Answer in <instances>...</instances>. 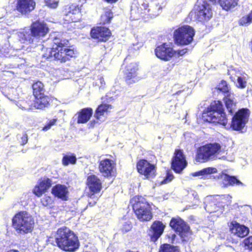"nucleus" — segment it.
I'll return each instance as SVG.
<instances>
[{
  "label": "nucleus",
  "mask_w": 252,
  "mask_h": 252,
  "mask_svg": "<svg viewBox=\"0 0 252 252\" xmlns=\"http://www.w3.org/2000/svg\"><path fill=\"white\" fill-rule=\"evenodd\" d=\"M50 38L53 42V47L43 49L45 53L43 56L45 58L54 57L56 60L65 63L77 54L76 50L68 47V41L62 38L60 34L54 33L51 35Z\"/></svg>",
  "instance_id": "f257e3e1"
},
{
  "label": "nucleus",
  "mask_w": 252,
  "mask_h": 252,
  "mask_svg": "<svg viewBox=\"0 0 252 252\" xmlns=\"http://www.w3.org/2000/svg\"><path fill=\"white\" fill-rule=\"evenodd\" d=\"M55 242L60 248L65 251H74L79 247L77 237L66 227L58 230L55 235Z\"/></svg>",
  "instance_id": "f03ea898"
},
{
  "label": "nucleus",
  "mask_w": 252,
  "mask_h": 252,
  "mask_svg": "<svg viewBox=\"0 0 252 252\" xmlns=\"http://www.w3.org/2000/svg\"><path fill=\"white\" fill-rule=\"evenodd\" d=\"M202 117L204 121L209 123H219L223 126L227 123L222 103L220 101L212 102L208 110L203 113Z\"/></svg>",
  "instance_id": "7ed1b4c3"
},
{
  "label": "nucleus",
  "mask_w": 252,
  "mask_h": 252,
  "mask_svg": "<svg viewBox=\"0 0 252 252\" xmlns=\"http://www.w3.org/2000/svg\"><path fill=\"white\" fill-rule=\"evenodd\" d=\"M34 223L32 216L25 211L16 214L12 219V226L18 233L26 234L31 232Z\"/></svg>",
  "instance_id": "20e7f679"
},
{
  "label": "nucleus",
  "mask_w": 252,
  "mask_h": 252,
  "mask_svg": "<svg viewBox=\"0 0 252 252\" xmlns=\"http://www.w3.org/2000/svg\"><path fill=\"white\" fill-rule=\"evenodd\" d=\"M221 146L217 143L206 144L197 150L195 159L199 162H206L209 160L223 158L220 154Z\"/></svg>",
  "instance_id": "39448f33"
},
{
  "label": "nucleus",
  "mask_w": 252,
  "mask_h": 252,
  "mask_svg": "<svg viewBox=\"0 0 252 252\" xmlns=\"http://www.w3.org/2000/svg\"><path fill=\"white\" fill-rule=\"evenodd\" d=\"M49 29L44 22L36 21L33 22L30 29H24L19 33V37L23 40L29 43L33 42L34 38L44 36L48 32Z\"/></svg>",
  "instance_id": "423d86ee"
},
{
  "label": "nucleus",
  "mask_w": 252,
  "mask_h": 252,
  "mask_svg": "<svg viewBox=\"0 0 252 252\" xmlns=\"http://www.w3.org/2000/svg\"><path fill=\"white\" fill-rule=\"evenodd\" d=\"M133 209L140 221H149L152 218L150 205L141 196H135L130 200Z\"/></svg>",
  "instance_id": "0eeeda50"
},
{
  "label": "nucleus",
  "mask_w": 252,
  "mask_h": 252,
  "mask_svg": "<svg viewBox=\"0 0 252 252\" xmlns=\"http://www.w3.org/2000/svg\"><path fill=\"white\" fill-rule=\"evenodd\" d=\"M191 14H194V18L198 21L204 22L212 18L213 11L211 5L206 1L198 0Z\"/></svg>",
  "instance_id": "6e6552de"
},
{
  "label": "nucleus",
  "mask_w": 252,
  "mask_h": 252,
  "mask_svg": "<svg viewBox=\"0 0 252 252\" xmlns=\"http://www.w3.org/2000/svg\"><path fill=\"white\" fill-rule=\"evenodd\" d=\"M194 35V31L189 26H184L176 30L174 36L176 43L187 45L191 43Z\"/></svg>",
  "instance_id": "1a4fd4ad"
},
{
  "label": "nucleus",
  "mask_w": 252,
  "mask_h": 252,
  "mask_svg": "<svg viewBox=\"0 0 252 252\" xmlns=\"http://www.w3.org/2000/svg\"><path fill=\"white\" fill-rule=\"evenodd\" d=\"M249 116V109L247 108L240 109L232 118L231 124L232 129L237 131L241 130L248 123Z\"/></svg>",
  "instance_id": "9d476101"
},
{
  "label": "nucleus",
  "mask_w": 252,
  "mask_h": 252,
  "mask_svg": "<svg viewBox=\"0 0 252 252\" xmlns=\"http://www.w3.org/2000/svg\"><path fill=\"white\" fill-rule=\"evenodd\" d=\"M170 225L177 232L179 233L184 241H186L190 235L189 227L181 218H173L170 221Z\"/></svg>",
  "instance_id": "9b49d317"
},
{
  "label": "nucleus",
  "mask_w": 252,
  "mask_h": 252,
  "mask_svg": "<svg viewBox=\"0 0 252 252\" xmlns=\"http://www.w3.org/2000/svg\"><path fill=\"white\" fill-rule=\"evenodd\" d=\"M138 172L144 175L147 179L153 178L155 175V167L145 159L140 160L137 164Z\"/></svg>",
  "instance_id": "f8f14e48"
},
{
  "label": "nucleus",
  "mask_w": 252,
  "mask_h": 252,
  "mask_svg": "<svg viewBox=\"0 0 252 252\" xmlns=\"http://www.w3.org/2000/svg\"><path fill=\"white\" fill-rule=\"evenodd\" d=\"M138 70V64L136 63H130L126 66L124 74L127 84H132L140 80Z\"/></svg>",
  "instance_id": "ddd939ff"
},
{
  "label": "nucleus",
  "mask_w": 252,
  "mask_h": 252,
  "mask_svg": "<svg viewBox=\"0 0 252 252\" xmlns=\"http://www.w3.org/2000/svg\"><path fill=\"white\" fill-rule=\"evenodd\" d=\"M98 168L103 176L109 177L114 174L115 164L113 160L105 158L99 161Z\"/></svg>",
  "instance_id": "4468645a"
},
{
  "label": "nucleus",
  "mask_w": 252,
  "mask_h": 252,
  "mask_svg": "<svg viewBox=\"0 0 252 252\" xmlns=\"http://www.w3.org/2000/svg\"><path fill=\"white\" fill-rule=\"evenodd\" d=\"M172 160L171 166L175 172L180 173L186 166L187 162L181 150H176Z\"/></svg>",
  "instance_id": "2eb2a0df"
},
{
  "label": "nucleus",
  "mask_w": 252,
  "mask_h": 252,
  "mask_svg": "<svg viewBox=\"0 0 252 252\" xmlns=\"http://www.w3.org/2000/svg\"><path fill=\"white\" fill-rule=\"evenodd\" d=\"M157 57L164 61H168L173 56V49L166 43H164L157 47L155 50Z\"/></svg>",
  "instance_id": "dca6fc26"
},
{
  "label": "nucleus",
  "mask_w": 252,
  "mask_h": 252,
  "mask_svg": "<svg viewBox=\"0 0 252 252\" xmlns=\"http://www.w3.org/2000/svg\"><path fill=\"white\" fill-rule=\"evenodd\" d=\"M228 73L231 75L230 78L233 81L237 79V86L240 88H245L247 86V75L242 71L233 69L228 70Z\"/></svg>",
  "instance_id": "f3484780"
},
{
  "label": "nucleus",
  "mask_w": 252,
  "mask_h": 252,
  "mask_svg": "<svg viewBox=\"0 0 252 252\" xmlns=\"http://www.w3.org/2000/svg\"><path fill=\"white\" fill-rule=\"evenodd\" d=\"M91 34L93 38L97 39L99 41H105L110 36L111 32L107 28L98 27L92 29Z\"/></svg>",
  "instance_id": "a211bd4d"
},
{
  "label": "nucleus",
  "mask_w": 252,
  "mask_h": 252,
  "mask_svg": "<svg viewBox=\"0 0 252 252\" xmlns=\"http://www.w3.org/2000/svg\"><path fill=\"white\" fill-rule=\"evenodd\" d=\"M87 185L90 191L93 192L90 198L94 196V194L97 193L102 188V183L100 180L95 175H92L88 177Z\"/></svg>",
  "instance_id": "6ab92c4d"
},
{
  "label": "nucleus",
  "mask_w": 252,
  "mask_h": 252,
  "mask_svg": "<svg viewBox=\"0 0 252 252\" xmlns=\"http://www.w3.org/2000/svg\"><path fill=\"white\" fill-rule=\"evenodd\" d=\"M165 225L160 221H155L151 227L150 235L152 241H156L161 235L164 231Z\"/></svg>",
  "instance_id": "aec40b11"
},
{
  "label": "nucleus",
  "mask_w": 252,
  "mask_h": 252,
  "mask_svg": "<svg viewBox=\"0 0 252 252\" xmlns=\"http://www.w3.org/2000/svg\"><path fill=\"white\" fill-rule=\"evenodd\" d=\"M217 200L212 196H207L205 199L204 208L206 211L210 213L217 212L219 216L222 213L221 208L217 205Z\"/></svg>",
  "instance_id": "412c9836"
},
{
  "label": "nucleus",
  "mask_w": 252,
  "mask_h": 252,
  "mask_svg": "<svg viewBox=\"0 0 252 252\" xmlns=\"http://www.w3.org/2000/svg\"><path fill=\"white\" fill-rule=\"evenodd\" d=\"M35 3L33 0H18L17 9L23 14H26L33 10Z\"/></svg>",
  "instance_id": "4be33fe9"
},
{
  "label": "nucleus",
  "mask_w": 252,
  "mask_h": 252,
  "mask_svg": "<svg viewBox=\"0 0 252 252\" xmlns=\"http://www.w3.org/2000/svg\"><path fill=\"white\" fill-rule=\"evenodd\" d=\"M80 10L78 6L71 5L68 8L64 19L67 22H75L80 19Z\"/></svg>",
  "instance_id": "5701e85b"
},
{
  "label": "nucleus",
  "mask_w": 252,
  "mask_h": 252,
  "mask_svg": "<svg viewBox=\"0 0 252 252\" xmlns=\"http://www.w3.org/2000/svg\"><path fill=\"white\" fill-rule=\"evenodd\" d=\"M52 185V181L48 178L44 177L41 179L38 184L33 189V193L37 196H40L45 192Z\"/></svg>",
  "instance_id": "b1692460"
},
{
  "label": "nucleus",
  "mask_w": 252,
  "mask_h": 252,
  "mask_svg": "<svg viewBox=\"0 0 252 252\" xmlns=\"http://www.w3.org/2000/svg\"><path fill=\"white\" fill-rule=\"evenodd\" d=\"M52 193L55 196L65 201L68 198V190L66 186L57 184L52 188Z\"/></svg>",
  "instance_id": "393cba45"
},
{
  "label": "nucleus",
  "mask_w": 252,
  "mask_h": 252,
  "mask_svg": "<svg viewBox=\"0 0 252 252\" xmlns=\"http://www.w3.org/2000/svg\"><path fill=\"white\" fill-rule=\"evenodd\" d=\"M111 109V105L101 104L97 107L94 116L98 121L103 122L106 119L109 110Z\"/></svg>",
  "instance_id": "a878e982"
},
{
  "label": "nucleus",
  "mask_w": 252,
  "mask_h": 252,
  "mask_svg": "<svg viewBox=\"0 0 252 252\" xmlns=\"http://www.w3.org/2000/svg\"><path fill=\"white\" fill-rule=\"evenodd\" d=\"M230 228L231 232L240 237H244L249 232V229L244 225H241L236 221L231 222Z\"/></svg>",
  "instance_id": "bb28decb"
},
{
  "label": "nucleus",
  "mask_w": 252,
  "mask_h": 252,
  "mask_svg": "<svg viewBox=\"0 0 252 252\" xmlns=\"http://www.w3.org/2000/svg\"><path fill=\"white\" fill-rule=\"evenodd\" d=\"M77 123L84 124L87 123L93 114V109L91 108H85L78 112Z\"/></svg>",
  "instance_id": "cd10ccee"
},
{
  "label": "nucleus",
  "mask_w": 252,
  "mask_h": 252,
  "mask_svg": "<svg viewBox=\"0 0 252 252\" xmlns=\"http://www.w3.org/2000/svg\"><path fill=\"white\" fill-rule=\"evenodd\" d=\"M220 180H221V184L223 187H227L229 185H243L239 180L235 177L230 176L227 174H223L221 176Z\"/></svg>",
  "instance_id": "c85d7f7f"
},
{
  "label": "nucleus",
  "mask_w": 252,
  "mask_h": 252,
  "mask_svg": "<svg viewBox=\"0 0 252 252\" xmlns=\"http://www.w3.org/2000/svg\"><path fill=\"white\" fill-rule=\"evenodd\" d=\"M234 99V95L231 94H228L225 95L224 98L226 109L230 114H233L236 109V102Z\"/></svg>",
  "instance_id": "c756f323"
},
{
  "label": "nucleus",
  "mask_w": 252,
  "mask_h": 252,
  "mask_svg": "<svg viewBox=\"0 0 252 252\" xmlns=\"http://www.w3.org/2000/svg\"><path fill=\"white\" fill-rule=\"evenodd\" d=\"M41 97H35L34 106L37 109H43L47 107L49 103V98L48 96L42 95Z\"/></svg>",
  "instance_id": "7c9ffc66"
},
{
  "label": "nucleus",
  "mask_w": 252,
  "mask_h": 252,
  "mask_svg": "<svg viewBox=\"0 0 252 252\" xmlns=\"http://www.w3.org/2000/svg\"><path fill=\"white\" fill-rule=\"evenodd\" d=\"M238 1V0H219L222 9L227 11L234 8L237 5Z\"/></svg>",
  "instance_id": "2f4dec72"
},
{
  "label": "nucleus",
  "mask_w": 252,
  "mask_h": 252,
  "mask_svg": "<svg viewBox=\"0 0 252 252\" xmlns=\"http://www.w3.org/2000/svg\"><path fill=\"white\" fill-rule=\"evenodd\" d=\"M33 94L35 97H41L44 94L43 84L40 81L36 82L32 85Z\"/></svg>",
  "instance_id": "473e14b6"
},
{
  "label": "nucleus",
  "mask_w": 252,
  "mask_h": 252,
  "mask_svg": "<svg viewBox=\"0 0 252 252\" xmlns=\"http://www.w3.org/2000/svg\"><path fill=\"white\" fill-rule=\"evenodd\" d=\"M76 157L74 154H70L63 156L62 162L64 165H68L69 164H75L76 162Z\"/></svg>",
  "instance_id": "72a5a7b5"
},
{
  "label": "nucleus",
  "mask_w": 252,
  "mask_h": 252,
  "mask_svg": "<svg viewBox=\"0 0 252 252\" xmlns=\"http://www.w3.org/2000/svg\"><path fill=\"white\" fill-rule=\"evenodd\" d=\"M217 169L213 167H207L198 172L192 173L193 176H199L204 175L211 174L217 172Z\"/></svg>",
  "instance_id": "f704fd0d"
},
{
  "label": "nucleus",
  "mask_w": 252,
  "mask_h": 252,
  "mask_svg": "<svg viewBox=\"0 0 252 252\" xmlns=\"http://www.w3.org/2000/svg\"><path fill=\"white\" fill-rule=\"evenodd\" d=\"M113 17V13L110 10H106L100 18V23L106 24L109 23Z\"/></svg>",
  "instance_id": "c9c22d12"
},
{
  "label": "nucleus",
  "mask_w": 252,
  "mask_h": 252,
  "mask_svg": "<svg viewBox=\"0 0 252 252\" xmlns=\"http://www.w3.org/2000/svg\"><path fill=\"white\" fill-rule=\"evenodd\" d=\"M159 252H179L177 247L165 244L160 246Z\"/></svg>",
  "instance_id": "e433bc0d"
},
{
  "label": "nucleus",
  "mask_w": 252,
  "mask_h": 252,
  "mask_svg": "<svg viewBox=\"0 0 252 252\" xmlns=\"http://www.w3.org/2000/svg\"><path fill=\"white\" fill-rule=\"evenodd\" d=\"M252 23V10L247 15L243 16L239 21L241 26H247Z\"/></svg>",
  "instance_id": "4c0bfd02"
},
{
  "label": "nucleus",
  "mask_w": 252,
  "mask_h": 252,
  "mask_svg": "<svg viewBox=\"0 0 252 252\" xmlns=\"http://www.w3.org/2000/svg\"><path fill=\"white\" fill-rule=\"evenodd\" d=\"M218 89L225 94V95H227L228 94H231L229 92V87L228 86L225 81L222 80L221 81L218 86Z\"/></svg>",
  "instance_id": "58836bf2"
},
{
  "label": "nucleus",
  "mask_w": 252,
  "mask_h": 252,
  "mask_svg": "<svg viewBox=\"0 0 252 252\" xmlns=\"http://www.w3.org/2000/svg\"><path fill=\"white\" fill-rule=\"evenodd\" d=\"M142 6L144 8V13L147 14V12L148 13V14L150 15L156 16L158 14V13H157L154 11L153 10L151 9H147L149 7V3L145 1L142 4Z\"/></svg>",
  "instance_id": "ea45409f"
},
{
  "label": "nucleus",
  "mask_w": 252,
  "mask_h": 252,
  "mask_svg": "<svg viewBox=\"0 0 252 252\" xmlns=\"http://www.w3.org/2000/svg\"><path fill=\"white\" fill-rule=\"evenodd\" d=\"M131 228V223L129 221H126L123 224L121 230L123 232L126 233L130 230Z\"/></svg>",
  "instance_id": "a19ab883"
},
{
  "label": "nucleus",
  "mask_w": 252,
  "mask_h": 252,
  "mask_svg": "<svg viewBox=\"0 0 252 252\" xmlns=\"http://www.w3.org/2000/svg\"><path fill=\"white\" fill-rule=\"evenodd\" d=\"M17 138L22 145H25L28 142V135L26 133H22L17 135Z\"/></svg>",
  "instance_id": "79ce46f5"
},
{
  "label": "nucleus",
  "mask_w": 252,
  "mask_h": 252,
  "mask_svg": "<svg viewBox=\"0 0 252 252\" xmlns=\"http://www.w3.org/2000/svg\"><path fill=\"white\" fill-rule=\"evenodd\" d=\"M46 4L49 7L55 8L58 5L59 1L58 0H45Z\"/></svg>",
  "instance_id": "37998d69"
},
{
  "label": "nucleus",
  "mask_w": 252,
  "mask_h": 252,
  "mask_svg": "<svg viewBox=\"0 0 252 252\" xmlns=\"http://www.w3.org/2000/svg\"><path fill=\"white\" fill-rule=\"evenodd\" d=\"M174 178V176L171 171H167L165 179L161 182L162 184H166L171 181Z\"/></svg>",
  "instance_id": "c03bdc74"
},
{
  "label": "nucleus",
  "mask_w": 252,
  "mask_h": 252,
  "mask_svg": "<svg viewBox=\"0 0 252 252\" xmlns=\"http://www.w3.org/2000/svg\"><path fill=\"white\" fill-rule=\"evenodd\" d=\"M41 202L42 205L44 206H47L49 204H51L52 199L51 197L47 195H44L41 199Z\"/></svg>",
  "instance_id": "a18cd8bd"
},
{
  "label": "nucleus",
  "mask_w": 252,
  "mask_h": 252,
  "mask_svg": "<svg viewBox=\"0 0 252 252\" xmlns=\"http://www.w3.org/2000/svg\"><path fill=\"white\" fill-rule=\"evenodd\" d=\"M57 122V119L50 120L48 123L43 127L42 130L47 131L51 128V126H54Z\"/></svg>",
  "instance_id": "49530a36"
},
{
  "label": "nucleus",
  "mask_w": 252,
  "mask_h": 252,
  "mask_svg": "<svg viewBox=\"0 0 252 252\" xmlns=\"http://www.w3.org/2000/svg\"><path fill=\"white\" fill-rule=\"evenodd\" d=\"M244 245L248 249L252 251V236H250L245 239L244 241Z\"/></svg>",
  "instance_id": "de8ad7c7"
},
{
  "label": "nucleus",
  "mask_w": 252,
  "mask_h": 252,
  "mask_svg": "<svg viewBox=\"0 0 252 252\" xmlns=\"http://www.w3.org/2000/svg\"><path fill=\"white\" fill-rule=\"evenodd\" d=\"M221 198L222 199H225L226 201L224 203L227 204H229L231 202V197L228 194L222 195Z\"/></svg>",
  "instance_id": "09e8293b"
},
{
  "label": "nucleus",
  "mask_w": 252,
  "mask_h": 252,
  "mask_svg": "<svg viewBox=\"0 0 252 252\" xmlns=\"http://www.w3.org/2000/svg\"><path fill=\"white\" fill-rule=\"evenodd\" d=\"M99 81L100 84H98V82H96L97 85L99 86L100 88H103L105 85L103 78L102 77H100L99 78Z\"/></svg>",
  "instance_id": "8fccbe9b"
},
{
  "label": "nucleus",
  "mask_w": 252,
  "mask_h": 252,
  "mask_svg": "<svg viewBox=\"0 0 252 252\" xmlns=\"http://www.w3.org/2000/svg\"><path fill=\"white\" fill-rule=\"evenodd\" d=\"M187 52V49H183L182 50H179L178 52V54L180 56H183Z\"/></svg>",
  "instance_id": "3c124183"
},
{
  "label": "nucleus",
  "mask_w": 252,
  "mask_h": 252,
  "mask_svg": "<svg viewBox=\"0 0 252 252\" xmlns=\"http://www.w3.org/2000/svg\"><path fill=\"white\" fill-rule=\"evenodd\" d=\"M4 95L11 100H14L15 98H16L15 96H13V95H11L10 94H4Z\"/></svg>",
  "instance_id": "603ef678"
},
{
  "label": "nucleus",
  "mask_w": 252,
  "mask_h": 252,
  "mask_svg": "<svg viewBox=\"0 0 252 252\" xmlns=\"http://www.w3.org/2000/svg\"><path fill=\"white\" fill-rule=\"evenodd\" d=\"M6 252H19L18 250L12 249V250H10Z\"/></svg>",
  "instance_id": "864d4df0"
},
{
  "label": "nucleus",
  "mask_w": 252,
  "mask_h": 252,
  "mask_svg": "<svg viewBox=\"0 0 252 252\" xmlns=\"http://www.w3.org/2000/svg\"><path fill=\"white\" fill-rule=\"evenodd\" d=\"M105 0L107 1V2H111V3L114 2H116V1H117V0Z\"/></svg>",
  "instance_id": "5fc2aeb1"
},
{
  "label": "nucleus",
  "mask_w": 252,
  "mask_h": 252,
  "mask_svg": "<svg viewBox=\"0 0 252 252\" xmlns=\"http://www.w3.org/2000/svg\"><path fill=\"white\" fill-rule=\"evenodd\" d=\"M95 202H96V201H94V202L92 203V206H93L94 204L95 203ZM89 203L90 205H91L92 204V202L90 200H89Z\"/></svg>",
  "instance_id": "6e6d98bb"
},
{
  "label": "nucleus",
  "mask_w": 252,
  "mask_h": 252,
  "mask_svg": "<svg viewBox=\"0 0 252 252\" xmlns=\"http://www.w3.org/2000/svg\"><path fill=\"white\" fill-rule=\"evenodd\" d=\"M11 92L12 93V94H13L14 93H15L16 91H15V89H14V88H12L11 89Z\"/></svg>",
  "instance_id": "4d7b16f0"
},
{
  "label": "nucleus",
  "mask_w": 252,
  "mask_h": 252,
  "mask_svg": "<svg viewBox=\"0 0 252 252\" xmlns=\"http://www.w3.org/2000/svg\"><path fill=\"white\" fill-rule=\"evenodd\" d=\"M217 0H210L213 3H216Z\"/></svg>",
  "instance_id": "13d9d810"
},
{
  "label": "nucleus",
  "mask_w": 252,
  "mask_h": 252,
  "mask_svg": "<svg viewBox=\"0 0 252 252\" xmlns=\"http://www.w3.org/2000/svg\"><path fill=\"white\" fill-rule=\"evenodd\" d=\"M131 11V14H132L134 12V9H133V7H132Z\"/></svg>",
  "instance_id": "bf43d9fd"
}]
</instances>
